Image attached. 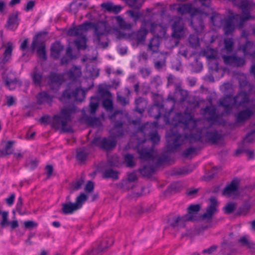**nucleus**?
I'll use <instances>...</instances> for the list:
<instances>
[{"label": "nucleus", "mask_w": 255, "mask_h": 255, "mask_svg": "<svg viewBox=\"0 0 255 255\" xmlns=\"http://www.w3.org/2000/svg\"><path fill=\"white\" fill-rule=\"evenodd\" d=\"M12 51V44L11 42L7 43V46L3 53V58L2 62L3 64L6 63L11 58Z\"/></svg>", "instance_id": "obj_45"}, {"label": "nucleus", "mask_w": 255, "mask_h": 255, "mask_svg": "<svg viewBox=\"0 0 255 255\" xmlns=\"http://www.w3.org/2000/svg\"><path fill=\"white\" fill-rule=\"evenodd\" d=\"M171 29L172 37L178 40L185 37L188 33L184 22L180 18L174 21Z\"/></svg>", "instance_id": "obj_7"}, {"label": "nucleus", "mask_w": 255, "mask_h": 255, "mask_svg": "<svg viewBox=\"0 0 255 255\" xmlns=\"http://www.w3.org/2000/svg\"><path fill=\"white\" fill-rule=\"evenodd\" d=\"M239 181L238 179L233 180L230 184L227 185L223 191V195L228 197L235 194L238 191Z\"/></svg>", "instance_id": "obj_22"}, {"label": "nucleus", "mask_w": 255, "mask_h": 255, "mask_svg": "<svg viewBox=\"0 0 255 255\" xmlns=\"http://www.w3.org/2000/svg\"><path fill=\"white\" fill-rule=\"evenodd\" d=\"M79 209L74 203L69 202L62 204V211L65 215L72 214L74 211Z\"/></svg>", "instance_id": "obj_34"}, {"label": "nucleus", "mask_w": 255, "mask_h": 255, "mask_svg": "<svg viewBox=\"0 0 255 255\" xmlns=\"http://www.w3.org/2000/svg\"><path fill=\"white\" fill-rule=\"evenodd\" d=\"M19 25L18 14L17 12L9 15L6 27L10 30H15Z\"/></svg>", "instance_id": "obj_28"}, {"label": "nucleus", "mask_w": 255, "mask_h": 255, "mask_svg": "<svg viewBox=\"0 0 255 255\" xmlns=\"http://www.w3.org/2000/svg\"><path fill=\"white\" fill-rule=\"evenodd\" d=\"M159 37H154L151 38L148 46V50L151 51L153 53L157 52L160 46Z\"/></svg>", "instance_id": "obj_40"}, {"label": "nucleus", "mask_w": 255, "mask_h": 255, "mask_svg": "<svg viewBox=\"0 0 255 255\" xmlns=\"http://www.w3.org/2000/svg\"><path fill=\"white\" fill-rule=\"evenodd\" d=\"M166 55L165 53L158 54L157 57L153 60L154 67L158 71H161L166 67Z\"/></svg>", "instance_id": "obj_24"}, {"label": "nucleus", "mask_w": 255, "mask_h": 255, "mask_svg": "<svg viewBox=\"0 0 255 255\" xmlns=\"http://www.w3.org/2000/svg\"><path fill=\"white\" fill-rule=\"evenodd\" d=\"M222 138V135L216 130L205 128L201 121L194 120L191 115L185 114L180 118L178 124L171 129L167 135V148L169 151L173 152L185 140L191 143L199 142L203 146L206 143L216 144Z\"/></svg>", "instance_id": "obj_1"}, {"label": "nucleus", "mask_w": 255, "mask_h": 255, "mask_svg": "<svg viewBox=\"0 0 255 255\" xmlns=\"http://www.w3.org/2000/svg\"><path fill=\"white\" fill-rule=\"evenodd\" d=\"M244 56H250L255 58V46L252 41H247L245 44L242 45L239 47Z\"/></svg>", "instance_id": "obj_23"}, {"label": "nucleus", "mask_w": 255, "mask_h": 255, "mask_svg": "<svg viewBox=\"0 0 255 255\" xmlns=\"http://www.w3.org/2000/svg\"><path fill=\"white\" fill-rule=\"evenodd\" d=\"M239 82L240 87L242 89V90L245 91L247 90L249 92H251L254 88L253 86L246 80H240Z\"/></svg>", "instance_id": "obj_56"}, {"label": "nucleus", "mask_w": 255, "mask_h": 255, "mask_svg": "<svg viewBox=\"0 0 255 255\" xmlns=\"http://www.w3.org/2000/svg\"><path fill=\"white\" fill-rule=\"evenodd\" d=\"M253 111L249 108L240 111L235 115V125L238 126H243L253 115Z\"/></svg>", "instance_id": "obj_17"}, {"label": "nucleus", "mask_w": 255, "mask_h": 255, "mask_svg": "<svg viewBox=\"0 0 255 255\" xmlns=\"http://www.w3.org/2000/svg\"><path fill=\"white\" fill-rule=\"evenodd\" d=\"M85 120L87 124L92 127H98L102 124L99 118L86 116Z\"/></svg>", "instance_id": "obj_48"}, {"label": "nucleus", "mask_w": 255, "mask_h": 255, "mask_svg": "<svg viewBox=\"0 0 255 255\" xmlns=\"http://www.w3.org/2000/svg\"><path fill=\"white\" fill-rule=\"evenodd\" d=\"M222 58L225 65L232 67H241L246 63L244 57L238 56L236 54L230 55H223Z\"/></svg>", "instance_id": "obj_8"}, {"label": "nucleus", "mask_w": 255, "mask_h": 255, "mask_svg": "<svg viewBox=\"0 0 255 255\" xmlns=\"http://www.w3.org/2000/svg\"><path fill=\"white\" fill-rule=\"evenodd\" d=\"M49 84L51 86H52L53 84H57L58 86V88L64 81L63 76L54 73L50 74L49 77Z\"/></svg>", "instance_id": "obj_36"}, {"label": "nucleus", "mask_w": 255, "mask_h": 255, "mask_svg": "<svg viewBox=\"0 0 255 255\" xmlns=\"http://www.w3.org/2000/svg\"><path fill=\"white\" fill-rule=\"evenodd\" d=\"M234 246L223 241L221 244V254L223 255H233L236 252Z\"/></svg>", "instance_id": "obj_31"}, {"label": "nucleus", "mask_w": 255, "mask_h": 255, "mask_svg": "<svg viewBox=\"0 0 255 255\" xmlns=\"http://www.w3.org/2000/svg\"><path fill=\"white\" fill-rule=\"evenodd\" d=\"M167 27L163 24L152 22L150 24V31L155 37L163 38L166 37Z\"/></svg>", "instance_id": "obj_20"}, {"label": "nucleus", "mask_w": 255, "mask_h": 255, "mask_svg": "<svg viewBox=\"0 0 255 255\" xmlns=\"http://www.w3.org/2000/svg\"><path fill=\"white\" fill-rule=\"evenodd\" d=\"M251 92L241 90L234 97L235 104L237 107H245L247 105L251 102L250 93Z\"/></svg>", "instance_id": "obj_19"}, {"label": "nucleus", "mask_w": 255, "mask_h": 255, "mask_svg": "<svg viewBox=\"0 0 255 255\" xmlns=\"http://www.w3.org/2000/svg\"><path fill=\"white\" fill-rule=\"evenodd\" d=\"M182 15L189 13L191 17L190 24L194 30L198 32L204 27L203 19L207 16L205 12L199 8L194 7L191 3L181 4L176 9Z\"/></svg>", "instance_id": "obj_2"}, {"label": "nucleus", "mask_w": 255, "mask_h": 255, "mask_svg": "<svg viewBox=\"0 0 255 255\" xmlns=\"http://www.w3.org/2000/svg\"><path fill=\"white\" fill-rule=\"evenodd\" d=\"M125 160L128 167H132L135 165L133 156L131 154H127L125 156Z\"/></svg>", "instance_id": "obj_62"}, {"label": "nucleus", "mask_w": 255, "mask_h": 255, "mask_svg": "<svg viewBox=\"0 0 255 255\" xmlns=\"http://www.w3.org/2000/svg\"><path fill=\"white\" fill-rule=\"evenodd\" d=\"M64 49V46L59 42H55L51 47V55L54 59L59 58L61 51Z\"/></svg>", "instance_id": "obj_30"}, {"label": "nucleus", "mask_w": 255, "mask_h": 255, "mask_svg": "<svg viewBox=\"0 0 255 255\" xmlns=\"http://www.w3.org/2000/svg\"><path fill=\"white\" fill-rule=\"evenodd\" d=\"M238 239L237 236L233 233H230L228 236L224 238L223 241L234 246Z\"/></svg>", "instance_id": "obj_58"}, {"label": "nucleus", "mask_w": 255, "mask_h": 255, "mask_svg": "<svg viewBox=\"0 0 255 255\" xmlns=\"http://www.w3.org/2000/svg\"><path fill=\"white\" fill-rule=\"evenodd\" d=\"M114 244V240L112 238H109L103 240L97 249V253H100L105 252L109 247Z\"/></svg>", "instance_id": "obj_41"}, {"label": "nucleus", "mask_w": 255, "mask_h": 255, "mask_svg": "<svg viewBox=\"0 0 255 255\" xmlns=\"http://www.w3.org/2000/svg\"><path fill=\"white\" fill-rule=\"evenodd\" d=\"M237 25L233 16H229L224 18L222 25L226 35H230L235 30Z\"/></svg>", "instance_id": "obj_21"}, {"label": "nucleus", "mask_w": 255, "mask_h": 255, "mask_svg": "<svg viewBox=\"0 0 255 255\" xmlns=\"http://www.w3.org/2000/svg\"><path fill=\"white\" fill-rule=\"evenodd\" d=\"M245 13V15L236 14L233 16L237 26H238L239 28H242L245 24V22L247 20L249 19L251 17L249 12Z\"/></svg>", "instance_id": "obj_32"}, {"label": "nucleus", "mask_w": 255, "mask_h": 255, "mask_svg": "<svg viewBox=\"0 0 255 255\" xmlns=\"http://www.w3.org/2000/svg\"><path fill=\"white\" fill-rule=\"evenodd\" d=\"M94 42L98 46L106 48L108 46L107 41V31L105 25L95 24L94 25Z\"/></svg>", "instance_id": "obj_4"}, {"label": "nucleus", "mask_w": 255, "mask_h": 255, "mask_svg": "<svg viewBox=\"0 0 255 255\" xmlns=\"http://www.w3.org/2000/svg\"><path fill=\"white\" fill-rule=\"evenodd\" d=\"M116 19L118 25L121 28L125 29H130L131 28V24L127 22L121 16H117Z\"/></svg>", "instance_id": "obj_51"}, {"label": "nucleus", "mask_w": 255, "mask_h": 255, "mask_svg": "<svg viewBox=\"0 0 255 255\" xmlns=\"http://www.w3.org/2000/svg\"><path fill=\"white\" fill-rule=\"evenodd\" d=\"M234 41L233 38H227L224 39V47L225 49L228 52H231L233 51L234 46Z\"/></svg>", "instance_id": "obj_59"}, {"label": "nucleus", "mask_w": 255, "mask_h": 255, "mask_svg": "<svg viewBox=\"0 0 255 255\" xmlns=\"http://www.w3.org/2000/svg\"><path fill=\"white\" fill-rule=\"evenodd\" d=\"M218 105L224 108V113L227 115L230 114L233 108L236 106L234 97L230 95L219 99Z\"/></svg>", "instance_id": "obj_14"}, {"label": "nucleus", "mask_w": 255, "mask_h": 255, "mask_svg": "<svg viewBox=\"0 0 255 255\" xmlns=\"http://www.w3.org/2000/svg\"><path fill=\"white\" fill-rule=\"evenodd\" d=\"M126 3L129 7L138 9L142 6L143 2L140 0H127Z\"/></svg>", "instance_id": "obj_57"}, {"label": "nucleus", "mask_w": 255, "mask_h": 255, "mask_svg": "<svg viewBox=\"0 0 255 255\" xmlns=\"http://www.w3.org/2000/svg\"><path fill=\"white\" fill-rule=\"evenodd\" d=\"M69 80L75 81L77 78L81 77L82 72L81 68L75 66H73L66 73Z\"/></svg>", "instance_id": "obj_33"}, {"label": "nucleus", "mask_w": 255, "mask_h": 255, "mask_svg": "<svg viewBox=\"0 0 255 255\" xmlns=\"http://www.w3.org/2000/svg\"><path fill=\"white\" fill-rule=\"evenodd\" d=\"M5 86L10 90L15 89V85L17 83V79L16 78L11 79L8 77L4 78Z\"/></svg>", "instance_id": "obj_55"}, {"label": "nucleus", "mask_w": 255, "mask_h": 255, "mask_svg": "<svg viewBox=\"0 0 255 255\" xmlns=\"http://www.w3.org/2000/svg\"><path fill=\"white\" fill-rule=\"evenodd\" d=\"M86 96L85 91L80 88H76L74 90L70 87L67 88L63 91L60 100L74 99L76 101L82 102Z\"/></svg>", "instance_id": "obj_6"}, {"label": "nucleus", "mask_w": 255, "mask_h": 255, "mask_svg": "<svg viewBox=\"0 0 255 255\" xmlns=\"http://www.w3.org/2000/svg\"><path fill=\"white\" fill-rule=\"evenodd\" d=\"M245 142L251 143L255 141V129L248 133L244 139Z\"/></svg>", "instance_id": "obj_63"}, {"label": "nucleus", "mask_w": 255, "mask_h": 255, "mask_svg": "<svg viewBox=\"0 0 255 255\" xmlns=\"http://www.w3.org/2000/svg\"><path fill=\"white\" fill-rule=\"evenodd\" d=\"M87 196L85 193H81L80 195L77 197L76 202L74 203L79 209L82 207L85 202L87 201Z\"/></svg>", "instance_id": "obj_53"}, {"label": "nucleus", "mask_w": 255, "mask_h": 255, "mask_svg": "<svg viewBox=\"0 0 255 255\" xmlns=\"http://www.w3.org/2000/svg\"><path fill=\"white\" fill-rule=\"evenodd\" d=\"M101 7L110 13L118 14L122 10L121 5H114L112 2H104L101 4Z\"/></svg>", "instance_id": "obj_29"}, {"label": "nucleus", "mask_w": 255, "mask_h": 255, "mask_svg": "<svg viewBox=\"0 0 255 255\" xmlns=\"http://www.w3.org/2000/svg\"><path fill=\"white\" fill-rule=\"evenodd\" d=\"M92 22H86L81 24L77 27H74L70 28L67 34L71 36H75L77 38L86 36L87 31L92 26Z\"/></svg>", "instance_id": "obj_12"}, {"label": "nucleus", "mask_w": 255, "mask_h": 255, "mask_svg": "<svg viewBox=\"0 0 255 255\" xmlns=\"http://www.w3.org/2000/svg\"><path fill=\"white\" fill-rule=\"evenodd\" d=\"M178 54L185 58H189L192 56V54L189 52V48L187 45H182L180 46Z\"/></svg>", "instance_id": "obj_49"}, {"label": "nucleus", "mask_w": 255, "mask_h": 255, "mask_svg": "<svg viewBox=\"0 0 255 255\" xmlns=\"http://www.w3.org/2000/svg\"><path fill=\"white\" fill-rule=\"evenodd\" d=\"M218 202L216 198L212 197L210 199V204L206 209V212L202 216L203 220L211 221L213 216L218 212Z\"/></svg>", "instance_id": "obj_13"}, {"label": "nucleus", "mask_w": 255, "mask_h": 255, "mask_svg": "<svg viewBox=\"0 0 255 255\" xmlns=\"http://www.w3.org/2000/svg\"><path fill=\"white\" fill-rule=\"evenodd\" d=\"M139 132L142 134L148 135L153 144H157L160 141V137L157 131L152 129L151 125L148 124L142 126L140 128Z\"/></svg>", "instance_id": "obj_15"}, {"label": "nucleus", "mask_w": 255, "mask_h": 255, "mask_svg": "<svg viewBox=\"0 0 255 255\" xmlns=\"http://www.w3.org/2000/svg\"><path fill=\"white\" fill-rule=\"evenodd\" d=\"M181 85V82L175 84L173 94H169L168 96L167 100L172 101L173 104L176 103L182 104L187 100L188 97V91L183 89Z\"/></svg>", "instance_id": "obj_5"}, {"label": "nucleus", "mask_w": 255, "mask_h": 255, "mask_svg": "<svg viewBox=\"0 0 255 255\" xmlns=\"http://www.w3.org/2000/svg\"><path fill=\"white\" fill-rule=\"evenodd\" d=\"M188 41L190 46L193 48H196L200 45L199 39L197 34H190Z\"/></svg>", "instance_id": "obj_50"}, {"label": "nucleus", "mask_w": 255, "mask_h": 255, "mask_svg": "<svg viewBox=\"0 0 255 255\" xmlns=\"http://www.w3.org/2000/svg\"><path fill=\"white\" fill-rule=\"evenodd\" d=\"M144 22V21L142 22L141 27L137 31L126 34L127 38L129 40L135 41L138 44L143 42L148 32L145 27V23Z\"/></svg>", "instance_id": "obj_9"}, {"label": "nucleus", "mask_w": 255, "mask_h": 255, "mask_svg": "<svg viewBox=\"0 0 255 255\" xmlns=\"http://www.w3.org/2000/svg\"><path fill=\"white\" fill-rule=\"evenodd\" d=\"M99 99L97 97H92L89 104L90 113L91 115L95 114L99 107Z\"/></svg>", "instance_id": "obj_47"}, {"label": "nucleus", "mask_w": 255, "mask_h": 255, "mask_svg": "<svg viewBox=\"0 0 255 255\" xmlns=\"http://www.w3.org/2000/svg\"><path fill=\"white\" fill-rule=\"evenodd\" d=\"M14 142L12 141H8L5 146L4 150L0 151L2 155H9L12 153L13 149L12 146Z\"/></svg>", "instance_id": "obj_54"}, {"label": "nucleus", "mask_w": 255, "mask_h": 255, "mask_svg": "<svg viewBox=\"0 0 255 255\" xmlns=\"http://www.w3.org/2000/svg\"><path fill=\"white\" fill-rule=\"evenodd\" d=\"M86 42V36H83L82 37L77 38L75 43L79 49H85L87 47Z\"/></svg>", "instance_id": "obj_52"}, {"label": "nucleus", "mask_w": 255, "mask_h": 255, "mask_svg": "<svg viewBox=\"0 0 255 255\" xmlns=\"http://www.w3.org/2000/svg\"><path fill=\"white\" fill-rule=\"evenodd\" d=\"M203 146L199 143V144L196 146H191L185 149L182 153L183 157L187 158H191L194 155L197 154V152L203 148Z\"/></svg>", "instance_id": "obj_27"}, {"label": "nucleus", "mask_w": 255, "mask_h": 255, "mask_svg": "<svg viewBox=\"0 0 255 255\" xmlns=\"http://www.w3.org/2000/svg\"><path fill=\"white\" fill-rule=\"evenodd\" d=\"M140 174L144 177H149L155 172V167L153 165H145L139 169Z\"/></svg>", "instance_id": "obj_44"}, {"label": "nucleus", "mask_w": 255, "mask_h": 255, "mask_svg": "<svg viewBox=\"0 0 255 255\" xmlns=\"http://www.w3.org/2000/svg\"><path fill=\"white\" fill-rule=\"evenodd\" d=\"M103 106L107 111L111 112L114 109L113 101L109 98L105 99L103 100Z\"/></svg>", "instance_id": "obj_60"}, {"label": "nucleus", "mask_w": 255, "mask_h": 255, "mask_svg": "<svg viewBox=\"0 0 255 255\" xmlns=\"http://www.w3.org/2000/svg\"><path fill=\"white\" fill-rule=\"evenodd\" d=\"M32 82L35 86L41 87L43 80V73L35 67L30 74Z\"/></svg>", "instance_id": "obj_25"}, {"label": "nucleus", "mask_w": 255, "mask_h": 255, "mask_svg": "<svg viewBox=\"0 0 255 255\" xmlns=\"http://www.w3.org/2000/svg\"><path fill=\"white\" fill-rule=\"evenodd\" d=\"M40 35L41 34L38 33L33 37L30 49L31 52H33L36 48L37 47V53L39 57L43 60H46L47 59V55L45 50V45L43 42L39 40L38 38Z\"/></svg>", "instance_id": "obj_10"}, {"label": "nucleus", "mask_w": 255, "mask_h": 255, "mask_svg": "<svg viewBox=\"0 0 255 255\" xmlns=\"http://www.w3.org/2000/svg\"><path fill=\"white\" fill-rule=\"evenodd\" d=\"M88 155V152L85 148L78 149L76 151V159L80 163L85 162Z\"/></svg>", "instance_id": "obj_43"}, {"label": "nucleus", "mask_w": 255, "mask_h": 255, "mask_svg": "<svg viewBox=\"0 0 255 255\" xmlns=\"http://www.w3.org/2000/svg\"><path fill=\"white\" fill-rule=\"evenodd\" d=\"M200 208V206L199 204L190 205L187 209V213L183 216L182 218H178L177 221H180V220H185L191 221L198 220V212Z\"/></svg>", "instance_id": "obj_18"}, {"label": "nucleus", "mask_w": 255, "mask_h": 255, "mask_svg": "<svg viewBox=\"0 0 255 255\" xmlns=\"http://www.w3.org/2000/svg\"><path fill=\"white\" fill-rule=\"evenodd\" d=\"M235 209L236 205L234 203H229L224 207V211L225 214H230L234 212Z\"/></svg>", "instance_id": "obj_64"}, {"label": "nucleus", "mask_w": 255, "mask_h": 255, "mask_svg": "<svg viewBox=\"0 0 255 255\" xmlns=\"http://www.w3.org/2000/svg\"><path fill=\"white\" fill-rule=\"evenodd\" d=\"M136 105L135 110L140 114H142L147 106V101L142 97H138L135 100Z\"/></svg>", "instance_id": "obj_39"}, {"label": "nucleus", "mask_w": 255, "mask_h": 255, "mask_svg": "<svg viewBox=\"0 0 255 255\" xmlns=\"http://www.w3.org/2000/svg\"><path fill=\"white\" fill-rule=\"evenodd\" d=\"M102 177L104 179L111 178L116 180L119 179V173L112 168L106 169L102 173Z\"/></svg>", "instance_id": "obj_38"}, {"label": "nucleus", "mask_w": 255, "mask_h": 255, "mask_svg": "<svg viewBox=\"0 0 255 255\" xmlns=\"http://www.w3.org/2000/svg\"><path fill=\"white\" fill-rule=\"evenodd\" d=\"M86 7V5L83 4V2L81 0H77L73 1L70 5V11L74 14L76 13L78 8H85Z\"/></svg>", "instance_id": "obj_46"}, {"label": "nucleus", "mask_w": 255, "mask_h": 255, "mask_svg": "<svg viewBox=\"0 0 255 255\" xmlns=\"http://www.w3.org/2000/svg\"><path fill=\"white\" fill-rule=\"evenodd\" d=\"M138 152L139 155V157L141 159L147 160L153 158V151L152 149L148 150L145 148H142L141 149L138 148Z\"/></svg>", "instance_id": "obj_37"}, {"label": "nucleus", "mask_w": 255, "mask_h": 255, "mask_svg": "<svg viewBox=\"0 0 255 255\" xmlns=\"http://www.w3.org/2000/svg\"><path fill=\"white\" fill-rule=\"evenodd\" d=\"M238 242L242 247H247L249 249H254L255 247V244L249 240V236H244L238 239Z\"/></svg>", "instance_id": "obj_42"}, {"label": "nucleus", "mask_w": 255, "mask_h": 255, "mask_svg": "<svg viewBox=\"0 0 255 255\" xmlns=\"http://www.w3.org/2000/svg\"><path fill=\"white\" fill-rule=\"evenodd\" d=\"M203 115L207 120L212 124L219 121L220 115L217 112L216 108L212 105L206 106L204 109H202Z\"/></svg>", "instance_id": "obj_16"}, {"label": "nucleus", "mask_w": 255, "mask_h": 255, "mask_svg": "<svg viewBox=\"0 0 255 255\" xmlns=\"http://www.w3.org/2000/svg\"><path fill=\"white\" fill-rule=\"evenodd\" d=\"M54 96L49 94L48 91H43L37 95V102L39 104L47 103L51 105Z\"/></svg>", "instance_id": "obj_26"}, {"label": "nucleus", "mask_w": 255, "mask_h": 255, "mask_svg": "<svg viewBox=\"0 0 255 255\" xmlns=\"http://www.w3.org/2000/svg\"><path fill=\"white\" fill-rule=\"evenodd\" d=\"M210 20L214 26L220 27L223 23L224 18H223L221 14L217 12H213L210 17Z\"/></svg>", "instance_id": "obj_35"}, {"label": "nucleus", "mask_w": 255, "mask_h": 255, "mask_svg": "<svg viewBox=\"0 0 255 255\" xmlns=\"http://www.w3.org/2000/svg\"><path fill=\"white\" fill-rule=\"evenodd\" d=\"M0 215H1L2 217L0 225L2 228H4L9 224L8 222V212L7 211H1V208L0 207Z\"/></svg>", "instance_id": "obj_61"}, {"label": "nucleus", "mask_w": 255, "mask_h": 255, "mask_svg": "<svg viewBox=\"0 0 255 255\" xmlns=\"http://www.w3.org/2000/svg\"><path fill=\"white\" fill-rule=\"evenodd\" d=\"M75 111L74 105L64 107L61 110V115H57L53 117L51 121L52 127L56 129L61 128L64 131H69L71 128L67 127V123L71 121V115Z\"/></svg>", "instance_id": "obj_3"}, {"label": "nucleus", "mask_w": 255, "mask_h": 255, "mask_svg": "<svg viewBox=\"0 0 255 255\" xmlns=\"http://www.w3.org/2000/svg\"><path fill=\"white\" fill-rule=\"evenodd\" d=\"M92 143L100 148L106 150H109L114 148L117 145V141L115 139L106 137L95 138Z\"/></svg>", "instance_id": "obj_11"}]
</instances>
